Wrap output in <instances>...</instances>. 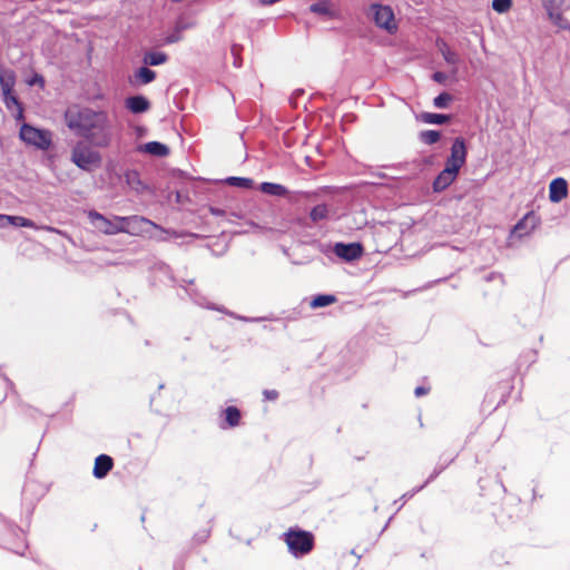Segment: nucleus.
<instances>
[{"label":"nucleus","mask_w":570,"mask_h":570,"mask_svg":"<svg viewBox=\"0 0 570 570\" xmlns=\"http://www.w3.org/2000/svg\"><path fill=\"white\" fill-rule=\"evenodd\" d=\"M209 212L214 215V216H225L226 215V212L224 209H220L218 207H210L209 208Z\"/></svg>","instance_id":"obj_43"},{"label":"nucleus","mask_w":570,"mask_h":570,"mask_svg":"<svg viewBox=\"0 0 570 570\" xmlns=\"http://www.w3.org/2000/svg\"><path fill=\"white\" fill-rule=\"evenodd\" d=\"M441 138V134L436 130H424L420 134V139L426 145H433Z\"/></svg>","instance_id":"obj_28"},{"label":"nucleus","mask_w":570,"mask_h":570,"mask_svg":"<svg viewBox=\"0 0 570 570\" xmlns=\"http://www.w3.org/2000/svg\"><path fill=\"white\" fill-rule=\"evenodd\" d=\"M145 63L159 66L167 61V55L160 51H151L145 56Z\"/></svg>","instance_id":"obj_24"},{"label":"nucleus","mask_w":570,"mask_h":570,"mask_svg":"<svg viewBox=\"0 0 570 570\" xmlns=\"http://www.w3.org/2000/svg\"><path fill=\"white\" fill-rule=\"evenodd\" d=\"M122 225L121 233L130 234V235H142L149 233V228H156L164 230L159 225L154 222L142 217V216H128L122 217L120 220Z\"/></svg>","instance_id":"obj_7"},{"label":"nucleus","mask_w":570,"mask_h":570,"mask_svg":"<svg viewBox=\"0 0 570 570\" xmlns=\"http://www.w3.org/2000/svg\"><path fill=\"white\" fill-rule=\"evenodd\" d=\"M568 195V184L567 180L558 177L554 178L549 186V199L552 203H559Z\"/></svg>","instance_id":"obj_12"},{"label":"nucleus","mask_w":570,"mask_h":570,"mask_svg":"<svg viewBox=\"0 0 570 570\" xmlns=\"http://www.w3.org/2000/svg\"><path fill=\"white\" fill-rule=\"evenodd\" d=\"M263 395L267 401H275L278 397V392L276 390H264Z\"/></svg>","instance_id":"obj_38"},{"label":"nucleus","mask_w":570,"mask_h":570,"mask_svg":"<svg viewBox=\"0 0 570 570\" xmlns=\"http://www.w3.org/2000/svg\"><path fill=\"white\" fill-rule=\"evenodd\" d=\"M443 470L444 465L436 466L424 484L403 494L400 500L405 501L406 499L412 498L416 492L421 491L429 482L433 481Z\"/></svg>","instance_id":"obj_26"},{"label":"nucleus","mask_w":570,"mask_h":570,"mask_svg":"<svg viewBox=\"0 0 570 570\" xmlns=\"http://www.w3.org/2000/svg\"><path fill=\"white\" fill-rule=\"evenodd\" d=\"M259 190L264 194L283 197L287 194L285 186L276 183L264 181L259 185Z\"/></svg>","instance_id":"obj_19"},{"label":"nucleus","mask_w":570,"mask_h":570,"mask_svg":"<svg viewBox=\"0 0 570 570\" xmlns=\"http://www.w3.org/2000/svg\"><path fill=\"white\" fill-rule=\"evenodd\" d=\"M88 218L96 229L106 235H116L121 233V216H115L112 219H109L96 210H90L88 213Z\"/></svg>","instance_id":"obj_8"},{"label":"nucleus","mask_w":570,"mask_h":570,"mask_svg":"<svg viewBox=\"0 0 570 570\" xmlns=\"http://www.w3.org/2000/svg\"><path fill=\"white\" fill-rule=\"evenodd\" d=\"M327 217H328V208L325 204L316 205L309 212V218L314 223L327 219Z\"/></svg>","instance_id":"obj_22"},{"label":"nucleus","mask_w":570,"mask_h":570,"mask_svg":"<svg viewBox=\"0 0 570 570\" xmlns=\"http://www.w3.org/2000/svg\"><path fill=\"white\" fill-rule=\"evenodd\" d=\"M65 121L70 130L96 147H107L110 144L111 126L105 111L73 105L66 110Z\"/></svg>","instance_id":"obj_1"},{"label":"nucleus","mask_w":570,"mask_h":570,"mask_svg":"<svg viewBox=\"0 0 570 570\" xmlns=\"http://www.w3.org/2000/svg\"><path fill=\"white\" fill-rule=\"evenodd\" d=\"M550 9H562L570 6V0H544Z\"/></svg>","instance_id":"obj_34"},{"label":"nucleus","mask_w":570,"mask_h":570,"mask_svg":"<svg viewBox=\"0 0 570 570\" xmlns=\"http://www.w3.org/2000/svg\"><path fill=\"white\" fill-rule=\"evenodd\" d=\"M21 140L39 149L46 150L51 146V132L49 130L36 128L29 124H23L19 134Z\"/></svg>","instance_id":"obj_6"},{"label":"nucleus","mask_w":570,"mask_h":570,"mask_svg":"<svg viewBox=\"0 0 570 570\" xmlns=\"http://www.w3.org/2000/svg\"><path fill=\"white\" fill-rule=\"evenodd\" d=\"M114 466V460L107 454H100L95 460L92 474L96 479H104Z\"/></svg>","instance_id":"obj_13"},{"label":"nucleus","mask_w":570,"mask_h":570,"mask_svg":"<svg viewBox=\"0 0 570 570\" xmlns=\"http://www.w3.org/2000/svg\"><path fill=\"white\" fill-rule=\"evenodd\" d=\"M466 159V147L464 139L456 137L451 147V155L446 160L445 167L459 173Z\"/></svg>","instance_id":"obj_9"},{"label":"nucleus","mask_w":570,"mask_h":570,"mask_svg":"<svg viewBox=\"0 0 570 570\" xmlns=\"http://www.w3.org/2000/svg\"><path fill=\"white\" fill-rule=\"evenodd\" d=\"M125 105L132 114H142L150 107L148 99L141 95L128 97Z\"/></svg>","instance_id":"obj_16"},{"label":"nucleus","mask_w":570,"mask_h":570,"mask_svg":"<svg viewBox=\"0 0 570 570\" xmlns=\"http://www.w3.org/2000/svg\"><path fill=\"white\" fill-rule=\"evenodd\" d=\"M223 421L219 422V428L223 430L236 428L240 423L242 413L238 407L230 405L223 411Z\"/></svg>","instance_id":"obj_14"},{"label":"nucleus","mask_w":570,"mask_h":570,"mask_svg":"<svg viewBox=\"0 0 570 570\" xmlns=\"http://www.w3.org/2000/svg\"><path fill=\"white\" fill-rule=\"evenodd\" d=\"M421 120L425 124L443 125L450 120V116L443 114L423 112Z\"/></svg>","instance_id":"obj_20"},{"label":"nucleus","mask_w":570,"mask_h":570,"mask_svg":"<svg viewBox=\"0 0 570 570\" xmlns=\"http://www.w3.org/2000/svg\"><path fill=\"white\" fill-rule=\"evenodd\" d=\"M334 254L345 262H353L363 255V246L360 243H336Z\"/></svg>","instance_id":"obj_10"},{"label":"nucleus","mask_w":570,"mask_h":570,"mask_svg":"<svg viewBox=\"0 0 570 570\" xmlns=\"http://www.w3.org/2000/svg\"><path fill=\"white\" fill-rule=\"evenodd\" d=\"M181 40V33H179V31H177V29L175 28L174 31L171 33H169L166 38V41L168 43H176L178 41Z\"/></svg>","instance_id":"obj_37"},{"label":"nucleus","mask_w":570,"mask_h":570,"mask_svg":"<svg viewBox=\"0 0 570 570\" xmlns=\"http://www.w3.org/2000/svg\"><path fill=\"white\" fill-rule=\"evenodd\" d=\"M125 180L129 188L137 193H141L146 188L137 170H127L125 173Z\"/></svg>","instance_id":"obj_17"},{"label":"nucleus","mask_w":570,"mask_h":570,"mask_svg":"<svg viewBox=\"0 0 570 570\" xmlns=\"http://www.w3.org/2000/svg\"><path fill=\"white\" fill-rule=\"evenodd\" d=\"M428 392H429V389H426L424 386H417L414 390V394L416 397L423 396V395L428 394Z\"/></svg>","instance_id":"obj_42"},{"label":"nucleus","mask_w":570,"mask_h":570,"mask_svg":"<svg viewBox=\"0 0 570 570\" xmlns=\"http://www.w3.org/2000/svg\"><path fill=\"white\" fill-rule=\"evenodd\" d=\"M190 23H187V22H184V21H178L175 26V28L177 29V31H179V33H181L184 30L190 28Z\"/></svg>","instance_id":"obj_41"},{"label":"nucleus","mask_w":570,"mask_h":570,"mask_svg":"<svg viewBox=\"0 0 570 570\" xmlns=\"http://www.w3.org/2000/svg\"><path fill=\"white\" fill-rule=\"evenodd\" d=\"M284 541L295 558L309 553L314 547L313 534L301 529H289L284 533Z\"/></svg>","instance_id":"obj_2"},{"label":"nucleus","mask_w":570,"mask_h":570,"mask_svg":"<svg viewBox=\"0 0 570 570\" xmlns=\"http://www.w3.org/2000/svg\"><path fill=\"white\" fill-rule=\"evenodd\" d=\"M14 552H16V553H19V554H22V551H20V550H18V549H17V550H14Z\"/></svg>","instance_id":"obj_48"},{"label":"nucleus","mask_w":570,"mask_h":570,"mask_svg":"<svg viewBox=\"0 0 570 570\" xmlns=\"http://www.w3.org/2000/svg\"><path fill=\"white\" fill-rule=\"evenodd\" d=\"M11 222H12L11 216L0 214V228H4V227L11 225Z\"/></svg>","instance_id":"obj_39"},{"label":"nucleus","mask_w":570,"mask_h":570,"mask_svg":"<svg viewBox=\"0 0 570 570\" xmlns=\"http://www.w3.org/2000/svg\"><path fill=\"white\" fill-rule=\"evenodd\" d=\"M4 101H6L7 106H9L10 102L18 105V99L13 95H11V92L9 95L4 96Z\"/></svg>","instance_id":"obj_45"},{"label":"nucleus","mask_w":570,"mask_h":570,"mask_svg":"<svg viewBox=\"0 0 570 570\" xmlns=\"http://www.w3.org/2000/svg\"><path fill=\"white\" fill-rule=\"evenodd\" d=\"M7 549H11L10 546H7V543H2Z\"/></svg>","instance_id":"obj_49"},{"label":"nucleus","mask_w":570,"mask_h":570,"mask_svg":"<svg viewBox=\"0 0 570 570\" xmlns=\"http://www.w3.org/2000/svg\"><path fill=\"white\" fill-rule=\"evenodd\" d=\"M12 222L11 225L18 226V227H33V222L21 217V216H11Z\"/></svg>","instance_id":"obj_33"},{"label":"nucleus","mask_w":570,"mask_h":570,"mask_svg":"<svg viewBox=\"0 0 570 570\" xmlns=\"http://www.w3.org/2000/svg\"><path fill=\"white\" fill-rule=\"evenodd\" d=\"M442 56L444 60L452 66L458 65L459 62V56L452 51L446 45L443 43V46L440 48Z\"/></svg>","instance_id":"obj_30"},{"label":"nucleus","mask_w":570,"mask_h":570,"mask_svg":"<svg viewBox=\"0 0 570 570\" xmlns=\"http://www.w3.org/2000/svg\"><path fill=\"white\" fill-rule=\"evenodd\" d=\"M366 14L379 28L387 32L396 30L394 12L390 6L372 3Z\"/></svg>","instance_id":"obj_5"},{"label":"nucleus","mask_w":570,"mask_h":570,"mask_svg":"<svg viewBox=\"0 0 570 570\" xmlns=\"http://www.w3.org/2000/svg\"><path fill=\"white\" fill-rule=\"evenodd\" d=\"M459 173L452 170L449 167H444V169L436 176L433 181L434 191H442L448 188L456 178Z\"/></svg>","instance_id":"obj_15"},{"label":"nucleus","mask_w":570,"mask_h":570,"mask_svg":"<svg viewBox=\"0 0 570 570\" xmlns=\"http://www.w3.org/2000/svg\"><path fill=\"white\" fill-rule=\"evenodd\" d=\"M539 224V218L533 213H528L512 229V235L521 238L530 234Z\"/></svg>","instance_id":"obj_11"},{"label":"nucleus","mask_w":570,"mask_h":570,"mask_svg":"<svg viewBox=\"0 0 570 570\" xmlns=\"http://www.w3.org/2000/svg\"><path fill=\"white\" fill-rule=\"evenodd\" d=\"M208 537H209V531H208V530H204V531L199 532V533L196 535V539H197L199 542H204Z\"/></svg>","instance_id":"obj_44"},{"label":"nucleus","mask_w":570,"mask_h":570,"mask_svg":"<svg viewBox=\"0 0 570 570\" xmlns=\"http://www.w3.org/2000/svg\"><path fill=\"white\" fill-rule=\"evenodd\" d=\"M451 100H452V96L450 94L442 92L434 98L433 105L436 108H446Z\"/></svg>","instance_id":"obj_31"},{"label":"nucleus","mask_w":570,"mask_h":570,"mask_svg":"<svg viewBox=\"0 0 570 570\" xmlns=\"http://www.w3.org/2000/svg\"><path fill=\"white\" fill-rule=\"evenodd\" d=\"M242 50L240 45H233L232 46V55L234 56V66L239 68L242 66V58L239 56Z\"/></svg>","instance_id":"obj_35"},{"label":"nucleus","mask_w":570,"mask_h":570,"mask_svg":"<svg viewBox=\"0 0 570 570\" xmlns=\"http://www.w3.org/2000/svg\"><path fill=\"white\" fill-rule=\"evenodd\" d=\"M36 82H39V83H43V79L41 76H36L35 79L32 81H30V85H33Z\"/></svg>","instance_id":"obj_46"},{"label":"nucleus","mask_w":570,"mask_h":570,"mask_svg":"<svg viewBox=\"0 0 570 570\" xmlns=\"http://www.w3.org/2000/svg\"><path fill=\"white\" fill-rule=\"evenodd\" d=\"M433 80L436 81V82H443L445 79H446V76L444 72H441V71H436L433 73L432 76Z\"/></svg>","instance_id":"obj_40"},{"label":"nucleus","mask_w":570,"mask_h":570,"mask_svg":"<svg viewBox=\"0 0 570 570\" xmlns=\"http://www.w3.org/2000/svg\"><path fill=\"white\" fill-rule=\"evenodd\" d=\"M154 269L156 272H160V273L167 275L169 279H173L170 267L167 264L159 262V263L155 264Z\"/></svg>","instance_id":"obj_36"},{"label":"nucleus","mask_w":570,"mask_h":570,"mask_svg":"<svg viewBox=\"0 0 570 570\" xmlns=\"http://www.w3.org/2000/svg\"><path fill=\"white\" fill-rule=\"evenodd\" d=\"M185 291H186V294L188 295V297L196 305H198L200 307L224 313L230 317H234V318L243 321V322L254 323V322H261V321L265 320L264 317H246V316L237 315L234 312L228 311L224 306L210 303L208 301V298L204 294H202L200 291L196 287H189V288H186Z\"/></svg>","instance_id":"obj_4"},{"label":"nucleus","mask_w":570,"mask_h":570,"mask_svg":"<svg viewBox=\"0 0 570 570\" xmlns=\"http://www.w3.org/2000/svg\"><path fill=\"white\" fill-rule=\"evenodd\" d=\"M13 85L14 76L12 72L0 73V87L3 96H7L12 91Z\"/></svg>","instance_id":"obj_23"},{"label":"nucleus","mask_w":570,"mask_h":570,"mask_svg":"<svg viewBox=\"0 0 570 570\" xmlns=\"http://www.w3.org/2000/svg\"><path fill=\"white\" fill-rule=\"evenodd\" d=\"M226 183L230 186L239 187V188H250L253 186V180L250 178L245 177H228Z\"/></svg>","instance_id":"obj_27"},{"label":"nucleus","mask_w":570,"mask_h":570,"mask_svg":"<svg viewBox=\"0 0 570 570\" xmlns=\"http://www.w3.org/2000/svg\"><path fill=\"white\" fill-rule=\"evenodd\" d=\"M71 161L85 171H91L101 164V156L85 142H77L71 150Z\"/></svg>","instance_id":"obj_3"},{"label":"nucleus","mask_w":570,"mask_h":570,"mask_svg":"<svg viewBox=\"0 0 570 570\" xmlns=\"http://www.w3.org/2000/svg\"><path fill=\"white\" fill-rule=\"evenodd\" d=\"M336 302V297L332 294H320V295H316L312 301H311V307L312 308H321V307H325V306H328L333 303Z\"/></svg>","instance_id":"obj_21"},{"label":"nucleus","mask_w":570,"mask_h":570,"mask_svg":"<svg viewBox=\"0 0 570 570\" xmlns=\"http://www.w3.org/2000/svg\"><path fill=\"white\" fill-rule=\"evenodd\" d=\"M311 12L321 14V16H331V10L328 8L327 0H322L316 3L311 4L309 7Z\"/></svg>","instance_id":"obj_29"},{"label":"nucleus","mask_w":570,"mask_h":570,"mask_svg":"<svg viewBox=\"0 0 570 570\" xmlns=\"http://www.w3.org/2000/svg\"><path fill=\"white\" fill-rule=\"evenodd\" d=\"M135 77L141 83L147 85L156 78V72L147 67H141L136 71Z\"/></svg>","instance_id":"obj_25"},{"label":"nucleus","mask_w":570,"mask_h":570,"mask_svg":"<svg viewBox=\"0 0 570 570\" xmlns=\"http://www.w3.org/2000/svg\"><path fill=\"white\" fill-rule=\"evenodd\" d=\"M141 148L145 153L157 157H165L169 154V148L159 141L146 142Z\"/></svg>","instance_id":"obj_18"},{"label":"nucleus","mask_w":570,"mask_h":570,"mask_svg":"<svg viewBox=\"0 0 570 570\" xmlns=\"http://www.w3.org/2000/svg\"><path fill=\"white\" fill-rule=\"evenodd\" d=\"M512 4V0H493L492 1V8L498 13H504L507 12Z\"/></svg>","instance_id":"obj_32"},{"label":"nucleus","mask_w":570,"mask_h":570,"mask_svg":"<svg viewBox=\"0 0 570 570\" xmlns=\"http://www.w3.org/2000/svg\"><path fill=\"white\" fill-rule=\"evenodd\" d=\"M246 225H248L250 228H259V226L252 220L247 222Z\"/></svg>","instance_id":"obj_47"}]
</instances>
